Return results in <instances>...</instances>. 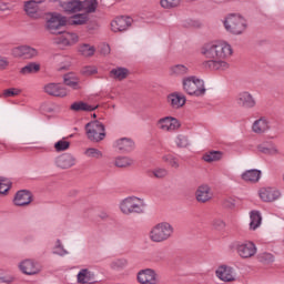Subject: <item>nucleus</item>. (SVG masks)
Listing matches in <instances>:
<instances>
[{
    "label": "nucleus",
    "instance_id": "nucleus-1",
    "mask_svg": "<svg viewBox=\"0 0 284 284\" xmlns=\"http://www.w3.org/2000/svg\"><path fill=\"white\" fill-rule=\"evenodd\" d=\"M200 52L202 57L209 59L203 62V68L206 70H212L213 72H225L230 70L227 59H231L232 54H234L232 44L223 40H214L204 43Z\"/></svg>",
    "mask_w": 284,
    "mask_h": 284
},
{
    "label": "nucleus",
    "instance_id": "nucleus-2",
    "mask_svg": "<svg viewBox=\"0 0 284 284\" xmlns=\"http://www.w3.org/2000/svg\"><path fill=\"white\" fill-rule=\"evenodd\" d=\"M119 210L124 216H132V214H143L145 210V200L139 196H126L119 203Z\"/></svg>",
    "mask_w": 284,
    "mask_h": 284
},
{
    "label": "nucleus",
    "instance_id": "nucleus-3",
    "mask_svg": "<svg viewBox=\"0 0 284 284\" xmlns=\"http://www.w3.org/2000/svg\"><path fill=\"white\" fill-rule=\"evenodd\" d=\"M174 234V226L169 222H160L153 225L149 231L151 243H165Z\"/></svg>",
    "mask_w": 284,
    "mask_h": 284
},
{
    "label": "nucleus",
    "instance_id": "nucleus-4",
    "mask_svg": "<svg viewBox=\"0 0 284 284\" xmlns=\"http://www.w3.org/2000/svg\"><path fill=\"white\" fill-rule=\"evenodd\" d=\"M182 89L190 97H205L207 92L205 81L195 75L184 77L182 79Z\"/></svg>",
    "mask_w": 284,
    "mask_h": 284
},
{
    "label": "nucleus",
    "instance_id": "nucleus-5",
    "mask_svg": "<svg viewBox=\"0 0 284 284\" xmlns=\"http://www.w3.org/2000/svg\"><path fill=\"white\" fill-rule=\"evenodd\" d=\"M59 2L64 12H81V10L94 12L97 10V0H84V2L79 0H60Z\"/></svg>",
    "mask_w": 284,
    "mask_h": 284
},
{
    "label": "nucleus",
    "instance_id": "nucleus-6",
    "mask_svg": "<svg viewBox=\"0 0 284 284\" xmlns=\"http://www.w3.org/2000/svg\"><path fill=\"white\" fill-rule=\"evenodd\" d=\"M223 26L230 34H243L247 30V20L240 14H229L223 20Z\"/></svg>",
    "mask_w": 284,
    "mask_h": 284
},
{
    "label": "nucleus",
    "instance_id": "nucleus-7",
    "mask_svg": "<svg viewBox=\"0 0 284 284\" xmlns=\"http://www.w3.org/2000/svg\"><path fill=\"white\" fill-rule=\"evenodd\" d=\"M84 130L87 139H89V141L99 143V141H103V139H105V125H103V123L99 121H92L87 123Z\"/></svg>",
    "mask_w": 284,
    "mask_h": 284
},
{
    "label": "nucleus",
    "instance_id": "nucleus-8",
    "mask_svg": "<svg viewBox=\"0 0 284 284\" xmlns=\"http://www.w3.org/2000/svg\"><path fill=\"white\" fill-rule=\"evenodd\" d=\"M68 23V18L60 13H51L47 20L45 29L50 34H61V29Z\"/></svg>",
    "mask_w": 284,
    "mask_h": 284
},
{
    "label": "nucleus",
    "instance_id": "nucleus-9",
    "mask_svg": "<svg viewBox=\"0 0 284 284\" xmlns=\"http://www.w3.org/2000/svg\"><path fill=\"white\" fill-rule=\"evenodd\" d=\"M236 252L241 258H254V256H256V252H258V248L254 242L244 241L237 243Z\"/></svg>",
    "mask_w": 284,
    "mask_h": 284
},
{
    "label": "nucleus",
    "instance_id": "nucleus-10",
    "mask_svg": "<svg viewBox=\"0 0 284 284\" xmlns=\"http://www.w3.org/2000/svg\"><path fill=\"white\" fill-rule=\"evenodd\" d=\"M156 125L162 132H176L181 128V121L169 115L158 120Z\"/></svg>",
    "mask_w": 284,
    "mask_h": 284
},
{
    "label": "nucleus",
    "instance_id": "nucleus-11",
    "mask_svg": "<svg viewBox=\"0 0 284 284\" xmlns=\"http://www.w3.org/2000/svg\"><path fill=\"white\" fill-rule=\"evenodd\" d=\"M236 103L240 108L252 110L256 108V98H254V94L250 93V91H241L237 94Z\"/></svg>",
    "mask_w": 284,
    "mask_h": 284
},
{
    "label": "nucleus",
    "instance_id": "nucleus-12",
    "mask_svg": "<svg viewBox=\"0 0 284 284\" xmlns=\"http://www.w3.org/2000/svg\"><path fill=\"white\" fill-rule=\"evenodd\" d=\"M44 92L45 94H49V97H57L59 99H64V97H68L70 94V91L61 83L45 84Z\"/></svg>",
    "mask_w": 284,
    "mask_h": 284
},
{
    "label": "nucleus",
    "instance_id": "nucleus-13",
    "mask_svg": "<svg viewBox=\"0 0 284 284\" xmlns=\"http://www.w3.org/2000/svg\"><path fill=\"white\" fill-rule=\"evenodd\" d=\"M166 103L172 108V110H181L187 103L185 94L181 92H172L166 97Z\"/></svg>",
    "mask_w": 284,
    "mask_h": 284
},
{
    "label": "nucleus",
    "instance_id": "nucleus-14",
    "mask_svg": "<svg viewBox=\"0 0 284 284\" xmlns=\"http://www.w3.org/2000/svg\"><path fill=\"white\" fill-rule=\"evenodd\" d=\"M132 27V18L128 16H121L111 21L112 32H125Z\"/></svg>",
    "mask_w": 284,
    "mask_h": 284
},
{
    "label": "nucleus",
    "instance_id": "nucleus-15",
    "mask_svg": "<svg viewBox=\"0 0 284 284\" xmlns=\"http://www.w3.org/2000/svg\"><path fill=\"white\" fill-rule=\"evenodd\" d=\"M215 274L217 278L224 283H234V281H236V273L232 266L221 265L215 271Z\"/></svg>",
    "mask_w": 284,
    "mask_h": 284
},
{
    "label": "nucleus",
    "instance_id": "nucleus-16",
    "mask_svg": "<svg viewBox=\"0 0 284 284\" xmlns=\"http://www.w3.org/2000/svg\"><path fill=\"white\" fill-rule=\"evenodd\" d=\"M138 282L141 284H156L159 283V275L152 268L141 270L138 273Z\"/></svg>",
    "mask_w": 284,
    "mask_h": 284
},
{
    "label": "nucleus",
    "instance_id": "nucleus-17",
    "mask_svg": "<svg viewBox=\"0 0 284 284\" xmlns=\"http://www.w3.org/2000/svg\"><path fill=\"white\" fill-rule=\"evenodd\" d=\"M19 270L22 274H27V276H34V274H39L41 272L39 264L32 260H24L20 262Z\"/></svg>",
    "mask_w": 284,
    "mask_h": 284
},
{
    "label": "nucleus",
    "instance_id": "nucleus-18",
    "mask_svg": "<svg viewBox=\"0 0 284 284\" xmlns=\"http://www.w3.org/2000/svg\"><path fill=\"white\" fill-rule=\"evenodd\" d=\"M212 187L207 184H201L197 186L195 191V199L197 203H207L209 201H212Z\"/></svg>",
    "mask_w": 284,
    "mask_h": 284
},
{
    "label": "nucleus",
    "instance_id": "nucleus-19",
    "mask_svg": "<svg viewBox=\"0 0 284 284\" xmlns=\"http://www.w3.org/2000/svg\"><path fill=\"white\" fill-rule=\"evenodd\" d=\"M252 132L254 134H265V132H270V120L265 116H261L255 120L252 124Z\"/></svg>",
    "mask_w": 284,
    "mask_h": 284
},
{
    "label": "nucleus",
    "instance_id": "nucleus-20",
    "mask_svg": "<svg viewBox=\"0 0 284 284\" xmlns=\"http://www.w3.org/2000/svg\"><path fill=\"white\" fill-rule=\"evenodd\" d=\"M57 43L59 45H74L79 42V36L77 33L63 32L58 33Z\"/></svg>",
    "mask_w": 284,
    "mask_h": 284
},
{
    "label": "nucleus",
    "instance_id": "nucleus-21",
    "mask_svg": "<svg viewBox=\"0 0 284 284\" xmlns=\"http://www.w3.org/2000/svg\"><path fill=\"white\" fill-rule=\"evenodd\" d=\"M77 163V159L72 154L65 153L55 159V165L61 170H70Z\"/></svg>",
    "mask_w": 284,
    "mask_h": 284
},
{
    "label": "nucleus",
    "instance_id": "nucleus-22",
    "mask_svg": "<svg viewBox=\"0 0 284 284\" xmlns=\"http://www.w3.org/2000/svg\"><path fill=\"white\" fill-rule=\"evenodd\" d=\"M13 57L23 58V59H32L37 57L38 52L36 49L30 48L28 45L17 47L12 50Z\"/></svg>",
    "mask_w": 284,
    "mask_h": 284
},
{
    "label": "nucleus",
    "instance_id": "nucleus-23",
    "mask_svg": "<svg viewBox=\"0 0 284 284\" xmlns=\"http://www.w3.org/2000/svg\"><path fill=\"white\" fill-rule=\"evenodd\" d=\"M281 196V192L274 187H264L260 190V199H262L265 203H272L276 201Z\"/></svg>",
    "mask_w": 284,
    "mask_h": 284
},
{
    "label": "nucleus",
    "instance_id": "nucleus-24",
    "mask_svg": "<svg viewBox=\"0 0 284 284\" xmlns=\"http://www.w3.org/2000/svg\"><path fill=\"white\" fill-rule=\"evenodd\" d=\"M241 179L245 183H258L261 181V170H246L241 174Z\"/></svg>",
    "mask_w": 284,
    "mask_h": 284
},
{
    "label": "nucleus",
    "instance_id": "nucleus-25",
    "mask_svg": "<svg viewBox=\"0 0 284 284\" xmlns=\"http://www.w3.org/2000/svg\"><path fill=\"white\" fill-rule=\"evenodd\" d=\"M14 205L22 207L32 203V194L28 191H19L13 200Z\"/></svg>",
    "mask_w": 284,
    "mask_h": 284
},
{
    "label": "nucleus",
    "instance_id": "nucleus-26",
    "mask_svg": "<svg viewBox=\"0 0 284 284\" xmlns=\"http://www.w3.org/2000/svg\"><path fill=\"white\" fill-rule=\"evenodd\" d=\"M39 3H43V0H29L24 2V11L28 17L36 18L39 14Z\"/></svg>",
    "mask_w": 284,
    "mask_h": 284
},
{
    "label": "nucleus",
    "instance_id": "nucleus-27",
    "mask_svg": "<svg viewBox=\"0 0 284 284\" xmlns=\"http://www.w3.org/2000/svg\"><path fill=\"white\" fill-rule=\"evenodd\" d=\"M64 85L71 88L72 90H81V80L74 73H67L63 77Z\"/></svg>",
    "mask_w": 284,
    "mask_h": 284
},
{
    "label": "nucleus",
    "instance_id": "nucleus-28",
    "mask_svg": "<svg viewBox=\"0 0 284 284\" xmlns=\"http://www.w3.org/2000/svg\"><path fill=\"white\" fill-rule=\"evenodd\" d=\"M115 148L121 152H131L134 150V141L130 138H122L115 141Z\"/></svg>",
    "mask_w": 284,
    "mask_h": 284
},
{
    "label": "nucleus",
    "instance_id": "nucleus-29",
    "mask_svg": "<svg viewBox=\"0 0 284 284\" xmlns=\"http://www.w3.org/2000/svg\"><path fill=\"white\" fill-rule=\"evenodd\" d=\"M77 278H78L79 284L94 283V274L92 272H90V270H88V268H82L78 273Z\"/></svg>",
    "mask_w": 284,
    "mask_h": 284
},
{
    "label": "nucleus",
    "instance_id": "nucleus-30",
    "mask_svg": "<svg viewBox=\"0 0 284 284\" xmlns=\"http://www.w3.org/2000/svg\"><path fill=\"white\" fill-rule=\"evenodd\" d=\"M110 77L115 81H123L126 77H130V70L126 68H115L110 71Z\"/></svg>",
    "mask_w": 284,
    "mask_h": 284
},
{
    "label": "nucleus",
    "instance_id": "nucleus-31",
    "mask_svg": "<svg viewBox=\"0 0 284 284\" xmlns=\"http://www.w3.org/2000/svg\"><path fill=\"white\" fill-rule=\"evenodd\" d=\"M250 230H258L261 227V223H263V217L261 216V212L258 211H251L250 213Z\"/></svg>",
    "mask_w": 284,
    "mask_h": 284
},
{
    "label": "nucleus",
    "instance_id": "nucleus-32",
    "mask_svg": "<svg viewBox=\"0 0 284 284\" xmlns=\"http://www.w3.org/2000/svg\"><path fill=\"white\" fill-rule=\"evenodd\" d=\"M189 72L190 69L184 64H174L169 69L171 77H184V74H187Z\"/></svg>",
    "mask_w": 284,
    "mask_h": 284
},
{
    "label": "nucleus",
    "instance_id": "nucleus-33",
    "mask_svg": "<svg viewBox=\"0 0 284 284\" xmlns=\"http://www.w3.org/2000/svg\"><path fill=\"white\" fill-rule=\"evenodd\" d=\"M202 159L203 161H205V163H217V161H221V159H223V152L209 151L203 154Z\"/></svg>",
    "mask_w": 284,
    "mask_h": 284
},
{
    "label": "nucleus",
    "instance_id": "nucleus-34",
    "mask_svg": "<svg viewBox=\"0 0 284 284\" xmlns=\"http://www.w3.org/2000/svg\"><path fill=\"white\" fill-rule=\"evenodd\" d=\"M257 151L261 152V154H266L267 156H276V154H281V151H278V148L276 146L270 148L265 143L258 144Z\"/></svg>",
    "mask_w": 284,
    "mask_h": 284
},
{
    "label": "nucleus",
    "instance_id": "nucleus-35",
    "mask_svg": "<svg viewBox=\"0 0 284 284\" xmlns=\"http://www.w3.org/2000/svg\"><path fill=\"white\" fill-rule=\"evenodd\" d=\"M71 110L73 112H92V110H97V106L80 101L71 104Z\"/></svg>",
    "mask_w": 284,
    "mask_h": 284
},
{
    "label": "nucleus",
    "instance_id": "nucleus-36",
    "mask_svg": "<svg viewBox=\"0 0 284 284\" xmlns=\"http://www.w3.org/2000/svg\"><path fill=\"white\" fill-rule=\"evenodd\" d=\"M113 165H115V168H132L134 160L128 156H119L114 159Z\"/></svg>",
    "mask_w": 284,
    "mask_h": 284
},
{
    "label": "nucleus",
    "instance_id": "nucleus-37",
    "mask_svg": "<svg viewBox=\"0 0 284 284\" xmlns=\"http://www.w3.org/2000/svg\"><path fill=\"white\" fill-rule=\"evenodd\" d=\"M94 52H97V48H94V45L84 43L79 47V53L82 57H94Z\"/></svg>",
    "mask_w": 284,
    "mask_h": 284
},
{
    "label": "nucleus",
    "instance_id": "nucleus-38",
    "mask_svg": "<svg viewBox=\"0 0 284 284\" xmlns=\"http://www.w3.org/2000/svg\"><path fill=\"white\" fill-rule=\"evenodd\" d=\"M39 70H41V65L37 64L34 62H31L20 70V74H23V75L37 74V72H39Z\"/></svg>",
    "mask_w": 284,
    "mask_h": 284
},
{
    "label": "nucleus",
    "instance_id": "nucleus-39",
    "mask_svg": "<svg viewBox=\"0 0 284 284\" xmlns=\"http://www.w3.org/2000/svg\"><path fill=\"white\" fill-rule=\"evenodd\" d=\"M160 6L164 10H172L181 6V0H160Z\"/></svg>",
    "mask_w": 284,
    "mask_h": 284
},
{
    "label": "nucleus",
    "instance_id": "nucleus-40",
    "mask_svg": "<svg viewBox=\"0 0 284 284\" xmlns=\"http://www.w3.org/2000/svg\"><path fill=\"white\" fill-rule=\"evenodd\" d=\"M11 186L12 182L8 178L0 176V194H8Z\"/></svg>",
    "mask_w": 284,
    "mask_h": 284
},
{
    "label": "nucleus",
    "instance_id": "nucleus-41",
    "mask_svg": "<svg viewBox=\"0 0 284 284\" xmlns=\"http://www.w3.org/2000/svg\"><path fill=\"white\" fill-rule=\"evenodd\" d=\"M55 152H65V150H70V141L65 140V138L59 140L54 143Z\"/></svg>",
    "mask_w": 284,
    "mask_h": 284
},
{
    "label": "nucleus",
    "instance_id": "nucleus-42",
    "mask_svg": "<svg viewBox=\"0 0 284 284\" xmlns=\"http://www.w3.org/2000/svg\"><path fill=\"white\" fill-rule=\"evenodd\" d=\"M84 155H87L88 159H103V152L94 148L85 149Z\"/></svg>",
    "mask_w": 284,
    "mask_h": 284
},
{
    "label": "nucleus",
    "instance_id": "nucleus-43",
    "mask_svg": "<svg viewBox=\"0 0 284 284\" xmlns=\"http://www.w3.org/2000/svg\"><path fill=\"white\" fill-rule=\"evenodd\" d=\"M162 160L164 163H169L173 170H179L181 168V164L179 163V159L174 158V155H164L162 156Z\"/></svg>",
    "mask_w": 284,
    "mask_h": 284
},
{
    "label": "nucleus",
    "instance_id": "nucleus-44",
    "mask_svg": "<svg viewBox=\"0 0 284 284\" xmlns=\"http://www.w3.org/2000/svg\"><path fill=\"white\" fill-rule=\"evenodd\" d=\"M128 265V260L120 258L111 262L112 270H123Z\"/></svg>",
    "mask_w": 284,
    "mask_h": 284
},
{
    "label": "nucleus",
    "instance_id": "nucleus-45",
    "mask_svg": "<svg viewBox=\"0 0 284 284\" xmlns=\"http://www.w3.org/2000/svg\"><path fill=\"white\" fill-rule=\"evenodd\" d=\"M175 143L178 148H187V145H190V140H187V136L185 135H178L175 138Z\"/></svg>",
    "mask_w": 284,
    "mask_h": 284
},
{
    "label": "nucleus",
    "instance_id": "nucleus-46",
    "mask_svg": "<svg viewBox=\"0 0 284 284\" xmlns=\"http://www.w3.org/2000/svg\"><path fill=\"white\" fill-rule=\"evenodd\" d=\"M88 21V18L83 14L74 16L71 20L72 26H83Z\"/></svg>",
    "mask_w": 284,
    "mask_h": 284
},
{
    "label": "nucleus",
    "instance_id": "nucleus-47",
    "mask_svg": "<svg viewBox=\"0 0 284 284\" xmlns=\"http://www.w3.org/2000/svg\"><path fill=\"white\" fill-rule=\"evenodd\" d=\"M19 94H21V91L19 89L16 88H10L3 91L2 95L4 97V99H8L10 97H19Z\"/></svg>",
    "mask_w": 284,
    "mask_h": 284
},
{
    "label": "nucleus",
    "instance_id": "nucleus-48",
    "mask_svg": "<svg viewBox=\"0 0 284 284\" xmlns=\"http://www.w3.org/2000/svg\"><path fill=\"white\" fill-rule=\"evenodd\" d=\"M153 176H155V179H165V176H168L169 172L166 169H155L152 171Z\"/></svg>",
    "mask_w": 284,
    "mask_h": 284
},
{
    "label": "nucleus",
    "instance_id": "nucleus-49",
    "mask_svg": "<svg viewBox=\"0 0 284 284\" xmlns=\"http://www.w3.org/2000/svg\"><path fill=\"white\" fill-rule=\"evenodd\" d=\"M258 258L262 263H274V255L271 253H261Z\"/></svg>",
    "mask_w": 284,
    "mask_h": 284
},
{
    "label": "nucleus",
    "instance_id": "nucleus-50",
    "mask_svg": "<svg viewBox=\"0 0 284 284\" xmlns=\"http://www.w3.org/2000/svg\"><path fill=\"white\" fill-rule=\"evenodd\" d=\"M212 225L217 232H221V230H225V222L221 219L213 220Z\"/></svg>",
    "mask_w": 284,
    "mask_h": 284
},
{
    "label": "nucleus",
    "instance_id": "nucleus-51",
    "mask_svg": "<svg viewBox=\"0 0 284 284\" xmlns=\"http://www.w3.org/2000/svg\"><path fill=\"white\" fill-rule=\"evenodd\" d=\"M223 205L224 207H226L227 210H233V207H236V200H234V197H226L223 201Z\"/></svg>",
    "mask_w": 284,
    "mask_h": 284
},
{
    "label": "nucleus",
    "instance_id": "nucleus-52",
    "mask_svg": "<svg viewBox=\"0 0 284 284\" xmlns=\"http://www.w3.org/2000/svg\"><path fill=\"white\" fill-rule=\"evenodd\" d=\"M53 253L59 254L60 256L68 254V252L65 251V248H63V245L61 244V240L57 241L55 251Z\"/></svg>",
    "mask_w": 284,
    "mask_h": 284
},
{
    "label": "nucleus",
    "instance_id": "nucleus-53",
    "mask_svg": "<svg viewBox=\"0 0 284 284\" xmlns=\"http://www.w3.org/2000/svg\"><path fill=\"white\" fill-rule=\"evenodd\" d=\"M82 73H84L87 77H90L91 74L97 73V68H94V67H84L82 69Z\"/></svg>",
    "mask_w": 284,
    "mask_h": 284
},
{
    "label": "nucleus",
    "instance_id": "nucleus-54",
    "mask_svg": "<svg viewBox=\"0 0 284 284\" xmlns=\"http://www.w3.org/2000/svg\"><path fill=\"white\" fill-rule=\"evenodd\" d=\"M189 26L191 28H203V22H201L199 20H190Z\"/></svg>",
    "mask_w": 284,
    "mask_h": 284
},
{
    "label": "nucleus",
    "instance_id": "nucleus-55",
    "mask_svg": "<svg viewBox=\"0 0 284 284\" xmlns=\"http://www.w3.org/2000/svg\"><path fill=\"white\" fill-rule=\"evenodd\" d=\"M8 65H10L8 59L0 57V70H6Z\"/></svg>",
    "mask_w": 284,
    "mask_h": 284
},
{
    "label": "nucleus",
    "instance_id": "nucleus-56",
    "mask_svg": "<svg viewBox=\"0 0 284 284\" xmlns=\"http://www.w3.org/2000/svg\"><path fill=\"white\" fill-rule=\"evenodd\" d=\"M12 281H14V278L12 276H1L0 277V283L10 284V283H12Z\"/></svg>",
    "mask_w": 284,
    "mask_h": 284
},
{
    "label": "nucleus",
    "instance_id": "nucleus-57",
    "mask_svg": "<svg viewBox=\"0 0 284 284\" xmlns=\"http://www.w3.org/2000/svg\"><path fill=\"white\" fill-rule=\"evenodd\" d=\"M0 10L6 12V10H10V4L8 2L0 1Z\"/></svg>",
    "mask_w": 284,
    "mask_h": 284
},
{
    "label": "nucleus",
    "instance_id": "nucleus-58",
    "mask_svg": "<svg viewBox=\"0 0 284 284\" xmlns=\"http://www.w3.org/2000/svg\"><path fill=\"white\" fill-rule=\"evenodd\" d=\"M67 69H68V67H62L59 70H67Z\"/></svg>",
    "mask_w": 284,
    "mask_h": 284
},
{
    "label": "nucleus",
    "instance_id": "nucleus-59",
    "mask_svg": "<svg viewBox=\"0 0 284 284\" xmlns=\"http://www.w3.org/2000/svg\"><path fill=\"white\" fill-rule=\"evenodd\" d=\"M60 60L65 59L64 57H59Z\"/></svg>",
    "mask_w": 284,
    "mask_h": 284
}]
</instances>
